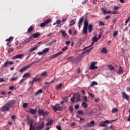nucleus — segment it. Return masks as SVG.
Segmentation results:
<instances>
[{"label":"nucleus","mask_w":130,"mask_h":130,"mask_svg":"<svg viewBox=\"0 0 130 130\" xmlns=\"http://www.w3.org/2000/svg\"><path fill=\"white\" fill-rule=\"evenodd\" d=\"M15 104H16V100H15L8 101L4 106L2 107L1 111H2V112L10 111V109H11Z\"/></svg>","instance_id":"obj_1"},{"label":"nucleus","mask_w":130,"mask_h":130,"mask_svg":"<svg viewBox=\"0 0 130 130\" xmlns=\"http://www.w3.org/2000/svg\"><path fill=\"white\" fill-rule=\"evenodd\" d=\"M88 20H85L84 22V26L82 30V34L83 35H88Z\"/></svg>","instance_id":"obj_2"},{"label":"nucleus","mask_w":130,"mask_h":130,"mask_svg":"<svg viewBox=\"0 0 130 130\" xmlns=\"http://www.w3.org/2000/svg\"><path fill=\"white\" fill-rule=\"evenodd\" d=\"M51 107H52L53 110H54L55 112H56L57 111H61V110L62 109V107H61L59 104H56L54 106L51 105Z\"/></svg>","instance_id":"obj_3"},{"label":"nucleus","mask_w":130,"mask_h":130,"mask_svg":"<svg viewBox=\"0 0 130 130\" xmlns=\"http://www.w3.org/2000/svg\"><path fill=\"white\" fill-rule=\"evenodd\" d=\"M114 121H116V120H113L112 121H109L108 120H106L104 121H102L100 122L99 126H107V124L110 123V122H113Z\"/></svg>","instance_id":"obj_4"},{"label":"nucleus","mask_w":130,"mask_h":130,"mask_svg":"<svg viewBox=\"0 0 130 130\" xmlns=\"http://www.w3.org/2000/svg\"><path fill=\"white\" fill-rule=\"evenodd\" d=\"M27 124H30L29 130H35V126L33 125L34 121L32 119H29V118L26 119Z\"/></svg>","instance_id":"obj_5"},{"label":"nucleus","mask_w":130,"mask_h":130,"mask_svg":"<svg viewBox=\"0 0 130 130\" xmlns=\"http://www.w3.org/2000/svg\"><path fill=\"white\" fill-rule=\"evenodd\" d=\"M38 113L39 115H42V116H45L49 114V112H48V111H44V110L42 109H39L38 111Z\"/></svg>","instance_id":"obj_6"},{"label":"nucleus","mask_w":130,"mask_h":130,"mask_svg":"<svg viewBox=\"0 0 130 130\" xmlns=\"http://www.w3.org/2000/svg\"><path fill=\"white\" fill-rule=\"evenodd\" d=\"M35 62H32L29 64L26 65L24 67L22 68L20 70V73H23V72H25V71H26L27 69H29V68H30V67H31L32 66V64L35 63Z\"/></svg>","instance_id":"obj_7"},{"label":"nucleus","mask_w":130,"mask_h":130,"mask_svg":"<svg viewBox=\"0 0 130 130\" xmlns=\"http://www.w3.org/2000/svg\"><path fill=\"white\" fill-rule=\"evenodd\" d=\"M51 20L50 19H48L46 20H45L44 22H42L40 23V27H45L47 24H49V22H50Z\"/></svg>","instance_id":"obj_8"},{"label":"nucleus","mask_w":130,"mask_h":130,"mask_svg":"<svg viewBox=\"0 0 130 130\" xmlns=\"http://www.w3.org/2000/svg\"><path fill=\"white\" fill-rule=\"evenodd\" d=\"M96 63H97L96 62H93L91 63L90 66L89 67L90 70H97L98 69V67L96 66Z\"/></svg>","instance_id":"obj_9"},{"label":"nucleus","mask_w":130,"mask_h":130,"mask_svg":"<svg viewBox=\"0 0 130 130\" xmlns=\"http://www.w3.org/2000/svg\"><path fill=\"white\" fill-rule=\"evenodd\" d=\"M44 127V122H42L41 124H39L38 126H36L35 130H41Z\"/></svg>","instance_id":"obj_10"},{"label":"nucleus","mask_w":130,"mask_h":130,"mask_svg":"<svg viewBox=\"0 0 130 130\" xmlns=\"http://www.w3.org/2000/svg\"><path fill=\"white\" fill-rule=\"evenodd\" d=\"M95 124V121L94 120L91 121L89 123H87L85 125V127H91L92 126H94V124Z\"/></svg>","instance_id":"obj_11"},{"label":"nucleus","mask_w":130,"mask_h":130,"mask_svg":"<svg viewBox=\"0 0 130 130\" xmlns=\"http://www.w3.org/2000/svg\"><path fill=\"white\" fill-rule=\"evenodd\" d=\"M61 54H62V51H60V52L57 53L56 54H55L51 56L50 57V58H51V59H53V58H55V57H57V56H58L59 55H61Z\"/></svg>","instance_id":"obj_12"},{"label":"nucleus","mask_w":130,"mask_h":130,"mask_svg":"<svg viewBox=\"0 0 130 130\" xmlns=\"http://www.w3.org/2000/svg\"><path fill=\"white\" fill-rule=\"evenodd\" d=\"M23 56H24V55L22 54H17L12 57V59H17V58H19V59H22V57H23Z\"/></svg>","instance_id":"obj_13"},{"label":"nucleus","mask_w":130,"mask_h":130,"mask_svg":"<svg viewBox=\"0 0 130 130\" xmlns=\"http://www.w3.org/2000/svg\"><path fill=\"white\" fill-rule=\"evenodd\" d=\"M9 64H14V62L12 61H7L6 62H4V68H8V67H9Z\"/></svg>","instance_id":"obj_14"},{"label":"nucleus","mask_w":130,"mask_h":130,"mask_svg":"<svg viewBox=\"0 0 130 130\" xmlns=\"http://www.w3.org/2000/svg\"><path fill=\"white\" fill-rule=\"evenodd\" d=\"M84 21V17H82L78 22V28H81L82 25H83V21Z\"/></svg>","instance_id":"obj_15"},{"label":"nucleus","mask_w":130,"mask_h":130,"mask_svg":"<svg viewBox=\"0 0 130 130\" xmlns=\"http://www.w3.org/2000/svg\"><path fill=\"white\" fill-rule=\"evenodd\" d=\"M37 111V109H34L33 108H29L28 112H29V113H30V114H36V112Z\"/></svg>","instance_id":"obj_16"},{"label":"nucleus","mask_w":130,"mask_h":130,"mask_svg":"<svg viewBox=\"0 0 130 130\" xmlns=\"http://www.w3.org/2000/svg\"><path fill=\"white\" fill-rule=\"evenodd\" d=\"M122 97L123 98L127 100V101H129V96L125 92H123L122 93Z\"/></svg>","instance_id":"obj_17"},{"label":"nucleus","mask_w":130,"mask_h":130,"mask_svg":"<svg viewBox=\"0 0 130 130\" xmlns=\"http://www.w3.org/2000/svg\"><path fill=\"white\" fill-rule=\"evenodd\" d=\"M31 36H32L33 38H38V37L40 36V33L38 32L37 33L32 34Z\"/></svg>","instance_id":"obj_18"},{"label":"nucleus","mask_w":130,"mask_h":130,"mask_svg":"<svg viewBox=\"0 0 130 130\" xmlns=\"http://www.w3.org/2000/svg\"><path fill=\"white\" fill-rule=\"evenodd\" d=\"M87 28L89 33H91L92 32V30H93V25L92 24H89Z\"/></svg>","instance_id":"obj_19"},{"label":"nucleus","mask_w":130,"mask_h":130,"mask_svg":"<svg viewBox=\"0 0 130 130\" xmlns=\"http://www.w3.org/2000/svg\"><path fill=\"white\" fill-rule=\"evenodd\" d=\"M30 75L31 74H30L29 73H26L23 75V78H24V79H27L28 78H30Z\"/></svg>","instance_id":"obj_20"},{"label":"nucleus","mask_w":130,"mask_h":130,"mask_svg":"<svg viewBox=\"0 0 130 130\" xmlns=\"http://www.w3.org/2000/svg\"><path fill=\"white\" fill-rule=\"evenodd\" d=\"M75 24H76V19H73L70 21L69 26H73V25H75Z\"/></svg>","instance_id":"obj_21"},{"label":"nucleus","mask_w":130,"mask_h":130,"mask_svg":"<svg viewBox=\"0 0 130 130\" xmlns=\"http://www.w3.org/2000/svg\"><path fill=\"white\" fill-rule=\"evenodd\" d=\"M117 73L118 74H120V75H122V74H123V69H122V67H120L119 68V69Z\"/></svg>","instance_id":"obj_22"},{"label":"nucleus","mask_w":130,"mask_h":130,"mask_svg":"<svg viewBox=\"0 0 130 130\" xmlns=\"http://www.w3.org/2000/svg\"><path fill=\"white\" fill-rule=\"evenodd\" d=\"M38 47H39V46H36L35 47L31 48L29 50V52H32V51H35V50H36L37 48H38Z\"/></svg>","instance_id":"obj_23"},{"label":"nucleus","mask_w":130,"mask_h":130,"mask_svg":"<svg viewBox=\"0 0 130 130\" xmlns=\"http://www.w3.org/2000/svg\"><path fill=\"white\" fill-rule=\"evenodd\" d=\"M76 102H80V101H81V95H80V94H76Z\"/></svg>","instance_id":"obj_24"},{"label":"nucleus","mask_w":130,"mask_h":130,"mask_svg":"<svg viewBox=\"0 0 130 130\" xmlns=\"http://www.w3.org/2000/svg\"><path fill=\"white\" fill-rule=\"evenodd\" d=\"M13 39H14V37H10L9 39H7L6 40V42H10L11 43L12 41H13Z\"/></svg>","instance_id":"obj_25"},{"label":"nucleus","mask_w":130,"mask_h":130,"mask_svg":"<svg viewBox=\"0 0 130 130\" xmlns=\"http://www.w3.org/2000/svg\"><path fill=\"white\" fill-rule=\"evenodd\" d=\"M92 111H90L89 110L86 109L84 112V114H87L89 115V114H92Z\"/></svg>","instance_id":"obj_26"},{"label":"nucleus","mask_w":130,"mask_h":130,"mask_svg":"<svg viewBox=\"0 0 130 130\" xmlns=\"http://www.w3.org/2000/svg\"><path fill=\"white\" fill-rule=\"evenodd\" d=\"M33 29H34L33 26H30L27 29V33H31L33 31Z\"/></svg>","instance_id":"obj_27"},{"label":"nucleus","mask_w":130,"mask_h":130,"mask_svg":"<svg viewBox=\"0 0 130 130\" xmlns=\"http://www.w3.org/2000/svg\"><path fill=\"white\" fill-rule=\"evenodd\" d=\"M61 87H62V83H60L56 86V90H59Z\"/></svg>","instance_id":"obj_28"},{"label":"nucleus","mask_w":130,"mask_h":130,"mask_svg":"<svg viewBox=\"0 0 130 130\" xmlns=\"http://www.w3.org/2000/svg\"><path fill=\"white\" fill-rule=\"evenodd\" d=\"M86 50H85V52H90V51H91L92 50V49H93V47L90 48V47H87V48H86Z\"/></svg>","instance_id":"obj_29"},{"label":"nucleus","mask_w":130,"mask_h":130,"mask_svg":"<svg viewBox=\"0 0 130 130\" xmlns=\"http://www.w3.org/2000/svg\"><path fill=\"white\" fill-rule=\"evenodd\" d=\"M108 68L110 71H114V67H113L112 65H108Z\"/></svg>","instance_id":"obj_30"},{"label":"nucleus","mask_w":130,"mask_h":130,"mask_svg":"<svg viewBox=\"0 0 130 130\" xmlns=\"http://www.w3.org/2000/svg\"><path fill=\"white\" fill-rule=\"evenodd\" d=\"M42 51H43V54H45V53H46L48 52V51H49V48H47L43 50Z\"/></svg>","instance_id":"obj_31"},{"label":"nucleus","mask_w":130,"mask_h":130,"mask_svg":"<svg viewBox=\"0 0 130 130\" xmlns=\"http://www.w3.org/2000/svg\"><path fill=\"white\" fill-rule=\"evenodd\" d=\"M52 122H53V120L50 119L49 122L46 123V125H47V126H48V125H50V124H51V123H52Z\"/></svg>","instance_id":"obj_32"},{"label":"nucleus","mask_w":130,"mask_h":130,"mask_svg":"<svg viewBox=\"0 0 130 130\" xmlns=\"http://www.w3.org/2000/svg\"><path fill=\"white\" fill-rule=\"evenodd\" d=\"M95 85H98V83L96 81H93L90 84V87H93V86H95Z\"/></svg>","instance_id":"obj_33"},{"label":"nucleus","mask_w":130,"mask_h":130,"mask_svg":"<svg viewBox=\"0 0 130 130\" xmlns=\"http://www.w3.org/2000/svg\"><path fill=\"white\" fill-rule=\"evenodd\" d=\"M42 92H43L42 89H39L35 93V95H39V94H41Z\"/></svg>","instance_id":"obj_34"},{"label":"nucleus","mask_w":130,"mask_h":130,"mask_svg":"<svg viewBox=\"0 0 130 130\" xmlns=\"http://www.w3.org/2000/svg\"><path fill=\"white\" fill-rule=\"evenodd\" d=\"M18 77H12L10 79V81L11 82H14V81H17L18 80Z\"/></svg>","instance_id":"obj_35"},{"label":"nucleus","mask_w":130,"mask_h":130,"mask_svg":"<svg viewBox=\"0 0 130 130\" xmlns=\"http://www.w3.org/2000/svg\"><path fill=\"white\" fill-rule=\"evenodd\" d=\"M102 52L103 53H107V49H106L105 48H103L102 49Z\"/></svg>","instance_id":"obj_36"},{"label":"nucleus","mask_w":130,"mask_h":130,"mask_svg":"<svg viewBox=\"0 0 130 130\" xmlns=\"http://www.w3.org/2000/svg\"><path fill=\"white\" fill-rule=\"evenodd\" d=\"M82 105L83 106L84 108H87V107H88V105H87V103H86L85 102H83L82 104Z\"/></svg>","instance_id":"obj_37"},{"label":"nucleus","mask_w":130,"mask_h":130,"mask_svg":"<svg viewBox=\"0 0 130 130\" xmlns=\"http://www.w3.org/2000/svg\"><path fill=\"white\" fill-rule=\"evenodd\" d=\"M92 40L93 42H97L98 41V38L95 37L92 39Z\"/></svg>","instance_id":"obj_38"},{"label":"nucleus","mask_w":130,"mask_h":130,"mask_svg":"<svg viewBox=\"0 0 130 130\" xmlns=\"http://www.w3.org/2000/svg\"><path fill=\"white\" fill-rule=\"evenodd\" d=\"M78 114H80L81 115H84V113L83 112V111L79 110L77 112Z\"/></svg>","instance_id":"obj_39"},{"label":"nucleus","mask_w":130,"mask_h":130,"mask_svg":"<svg viewBox=\"0 0 130 130\" xmlns=\"http://www.w3.org/2000/svg\"><path fill=\"white\" fill-rule=\"evenodd\" d=\"M13 51H14V48H10L8 50V52L9 53H11V52H13Z\"/></svg>","instance_id":"obj_40"},{"label":"nucleus","mask_w":130,"mask_h":130,"mask_svg":"<svg viewBox=\"0 0 130 130\" xmlns=\"http://www.w3.org/2000/svg\"><path fill=\"white\" fill-rule=\"evenodd\" d=\"M118 35V31L116 30L113 32L114 37H116Z\"/></svg>","instance_id":"obj_41"},{"label":"nucleus","mask_w":130,"mask_h":130,"mask_svg":"<svg viewBox=\"0 0 130 130\" xmlns=\"http://www.w3.org/2000/svg\"><path fill=\"white\" fill-rule=\"evenodd\" d=\"M117 111H118V109L117 108H113L112 109L113 113H115V112H117Z\"/></svg>","instance_id":"obj_42"},{"label":"nucleus","mask_w":130,"mask_h":130,"mask_svg":"<svg viewBox=\"0 0 130 130\" xmlns=\"http://www.w3.org/2000/svg\"><path fill=\"white\" fill-rule=\"evenodd\" d=\"M41 78H34V81L35 82H40Z\"/></svg>","instance_id":"obj_43"},{"label":"nucleus","mask_w":130,"mask_h":130,"mask_svg":"<svg viewBox=\"0 0 130 130\" xmlns=\"http://www.w3.org/2000/svg\"><path fill=\"white\" fill-rule=\"evenodd\" d=\"M69 111H70V112H71V113H72V112H74V108H73V106L69 107Z\"/></svg>","instance_id":"obj_44"},{"label":"nucleus","mask_w":130,"mask_h":130,"mask_svg":"<svg viewBox=\"0 0 130 130\" xmlns=\"http://www.w3.org/2000/svg\"><path fill=\"white\" fill-rule=\"evenodd\" d=\"M99 26H105V23L102 21H100Z\"/></svg>","instance_id":"obj_45"},{"label":"nucleus","mask_w":130,"mask_h":130,"mask_svg":"<svg viewBox=\"0 0 130 130\" xmlns=\"http://www.w3.org/2000/svg\"><path fill=\"white\" fill-rule=\"evenodd\" d=\"M130 21V16L128 18V19L125 21V26H126V25L127 24V23L129 22Z\"/></svg>","instance_id":"obj_46"},{"label":"nucleus","mask_w":130,"mask_h":130,"mask_svg":"<svg viewBox=\"0 0 130 130\" xmlns=\"http://www.w3.org/2000/svg\"><path fill=\"white\" fill-rule=\"evenodd\" d=\"M68 60H69V61H74V59L73 58V57H70L68 58Z\"/></svg>","instance_id":"obj_47"},{"label":"nucleus","mask_w":130,"mask_h":130,"mask_svg":"<svg viewBox=\"0 0 130 130\" xmlns=\"http://www.w3.org/2000/svg\"><path fill=\"white\" fill-rule=\"evenodd\" d=\"M119 9H120V7H118V6H115V7H114V10L115 11H117V10H119Z\"/></svg>","instance_id":"obj_48"},{"label":"nucleus","mask_w":130,"mask_h":130,"mask_svg":"<svg viewBox=\"0 0 130 130\" xmlns=\"http://www.w3.org/2000/svg\"><path fill=\"white\" fill-rule=\"evenodd\" d=\"M47 75V73H46V72H43V73L41 74V76L42 77H44V76H46Z\"/></svg>","instance_id":"obj_49"},{"label":"nucleus","mask_w":130,"mask_h":130,"mask_svg":"<svg viewBox=\"0 0 130 130\" xmlns=\"http://www.w3.org/2000/svg\"><path fill=\"white\" fill-rule=\"evenodd\" d=\"M111 14L112 15H117V14H118V12L116 11H114L112 12Z\"/></svg>","instance_id":"obj_50"},{"label":"nucleus","mask_w":130,"mask_h":130,"mask_svg":"<svg viewBox=\"0 0 130 130\" xmlns=\"http://www.w3.org/2000/svg\"><path fill=\"white\" fill-rule=\"evenodd\" d=\"M111 13H112V12H111V11H108V12H106L105 10H104V14H111Z\"/></svg>","instance_id":"obj_51"},{"label":"nucleus","mask_w":130,"mask_h":130,"mask_svg":"<svg viewBox=\"0 0 130 130\" xmlns=\"http://www.w3.org/2000/svg\"><path fill=\"white\" fill-rule=\"evenodd\" d=\"M56 127L58 130H61V126H60V125H56Z\"/></svg>","instance_id":"obj_52"},{"label":"nucleus","mask_w":130,"mask_h":130,"mask_svg":"<svg viewBox=\"0 0 130 130\" xmlns=\"http://www.w3.org/2000/svg\"><path fill=\"white\" fill-rule=\"evenodd\" d=\"M68 47L67 46L64 47L62 49V51H66V50H68Z\"/></svg>","instance_id":"obj_53"},{"label":"nucleus","mask_w":130,"mask_h":130,"mask_svg":"<svg viewBox=\"0 0 130 130\" xmlns=\"http://www.w3.org/2000/svg\"><path fill=\"white\" fill-rule=\"evenodd\" d=\"M28 107V103H24L23 104V108H26V107Z\"/></svg>","instance_id":"obj_54"},{"label":"nucleus","mask_w":130,"mask_h":130,"mask_svg":"<svg viewBox=\"0 0 130 130\" xmlns=\"http://www.w3.org/2000/svg\"><path fill=\"white\" fill-rule=\"evenodd\" d=\"M83 100L84 101H85V102H88V99H87V96H84L83 97Z\"/></svg>","instance_id":"obj_55"},{"label":"nucleus","mask_w":130,"mask_h":130,"mask_svg":"<svg viewBox=\"0 0 130 130\" xmlns=\"http://www.w3.org/2000/svg\"><path fill=\"white\" fill-rule=\"evenodd\" d=\"M63 100H64L63 101H64L65 102H68V100H69V99H68V97H65L63 99Z\"/></svg>","instance_id":"obj_56"},{"label":"nucleus","mask_w":130,"mask_h":130,"mask_svg":"<svg viewBox=\"0 0 130 130\" xmlns=\"http://www.w3.org/2000/svg\"><path fill=\"white\" fill-rule=\"evenodd\" d=\"M89 0H85L84 1H83L82 3V5H85V4H87V3H88Z\"/></svg>","instance_id":"obj_57"},{"label":"nucleus","mask_w":130,"mask_h":130,"mask_svg":"<svg viewBox=\"0 0 130 130\" xmlns=\"http://www.w3.org/2000/svg\"><path fill=\"white\" fill-rule=\"evenodd\" d=\"M9 90H14V89H15V87L13 86H11L9 87Z\"/></svg>","instance_id":"obj_58"},{"label":"nucleus","mask_w":130,"mask_h":130,"mask_svg":"<svg viewBox=\"0 0 130 130\" xmlns=\"http://www.w3.org/2000/svg\"><path fill=\"white\" fill-rule=\"evenodd\" d=\"M11 119H16V115H12L11 116Z\"/></svg>","instance_id":"obj_59"},{"label":"nucleus","mask_w":130,"mask_h":130,"mask_svg":"<svg viewBox=\"0 0 130 130\" xmlns=\"http://www.w3.org/2000/svg\"><path fill=\"white\" fill-rule=\"evenodd\" d=\"M79 107H80V105H76L75 106V109H79Z\"/></svg>","instance_id":"obj_60"},{"label":"nucleus","mask_w":130,"mask_h":130,"mask_svg":"<svg viewBox=\"0 0 130 130\" xmlns=\"http://www.w3.org/2000/svg\"><path fill=\"white\" fill-rule=\"evenodd\" d=\"M71 101L73 103L75 102V96H73L71 99Z\"/></svg>","instance_id":"obj_61"},{"label":"nucleus","mask_w":130,"mask_h":130,"mask_svg":"<svg viewBox=\"0 0 130 130\" xmlns=\"http://www.w3.org/2000/svg\"><path fill=\"white\" fill-rule=\"evenodd\" d=\"M38 54H39V55H43L44 54H43V51H42L41 52H39L38 53Z\"/></svg>","instance_id":"obj_62"},{"label":"nucleus","mask_w":130,"mask_h":130,"mask_svg":"<svg viewBox=\"0 0 130 130\" xmlns=\"http://www.w3.org/2000/svg\"><path fill=\"white\" fill-rule=\"evenodd\" d=\"M61 22V21H60V20H58L56 21V24H57L58 25V24H60Z\"/></svg>","instance_id":"obj_63"},{"label":"nucleus","mask_w":130,"mask_h":130,"mask_svg":"<svg viewBox=\"0 0 130 130\" xmlns=\"http://www.w3.org/2000/svg\"><path fill=\"white\" fill-rule=\"evenodd\" d=\"M126 91H127V92H130V87H127Z\"/></svg>","instance_id":"obj_64"}]
</instances>
